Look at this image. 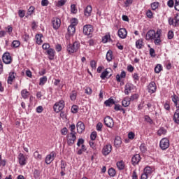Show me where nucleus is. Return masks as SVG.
I'll list each match as a JSON object with an SVG mask.
<instances>
[{
	"label": "nucleus",
	"instance_id": "nucleus-1",
	"mask_svg": "<svg viewBox=\"0 0 179 179\" xmlns=\"http://www.w3.org/2000/svg\"><path fill=\"white\" fill-rule=\"evenodd\" d=\"M145 40H154L155 45H160L162 43V29L155 31L153 29L149 30L145 35Z\"/></svg>",
	"mask_w": 179,
	"mask_h": 179
},
{
	"label": "nucleus",
	"instance_id": "nucleus-2",
	"mask_svg": "<svg viewBox=\"0 0 179 179\" xmlns=\"http://www.w3.org/2000/svg\"><path fill=\"white\" fill-rule=\"evenodd\" d=\"M67 48V52L69 54H73L80 48V43L78 41H76L73 43V44H69L66 47Z\"/></svg>",
	"mask_w": 179,
	"mask_h": 179
},
{
	"label": "nucleus",
	"instance_id": "nucleus-3",
	"mask_svg": "<svg viewBox=\"0 0 179 179\" xmlns=\"http://www.w3.org/2000/svg\"><path fill=\"white\" fill-rule=\"evenodd\" d=\"M65 107V101L64 100H60L59 102H56L53 106V110L55 113H59L62 111Z\"/></svg>",
	"mask_w": 179,
	"mask_h": 179
},
{
	"label": "nucleus",
	"instance_id": "nucleus-4",
	"mask_svg": "<svg viewBox=\"0 0 179 179\" xmlns=\"http://www.w3.org/2000/svg\"><path fill=\"white\" fill-rule=\"evenodd\" d=\"M170 146V141L167 139V138H162L159 142V147L162 150H166V149H169Z\"/></svg>",
	"mask_w": 179,
	"mask_h": 179
},
{
	"label": "nucleus",
	"instance_id": "nucleus-5",
	"mask_svg": "<svg viewBox=\"0 0 179 179\" xmlns=\"http://www.w3.org/2000/svg\"><path fill=\"white\" fill-rule=\"evenodd\" d=\"M83 34L85 36H90V34H93V31H94V29H93V26L90 24H86L83 27Z\"/></svg>",
	"mask_w": 179,
	"mask_h": 179
},
{
	"label": "nucleus",
	"instance_id": "nucleus-6",
	"mask_svg": "<svg viewBox=\"0 0 179 179\" xmlns=\"http://www.w3.org/2000/svg\"><path fill=\"white\" fill-rule=\"evenodd\" d=\"M3 62L6 65H9V64H12V56H10V53L6 52L2 56Z\"/></svg>",
	"mask_w": 179,
	"mask_h": 179
},
{
	"label": "nucleus",
	"instance_id": "nucleus-7",
	"mask_svg": "<svg viewBox=\"0 0 179 179\" xmlns=\"http://www.w3.org/2000/svg\"><path fill=\"white\" fill-rule=\"evenodd\" d=\"M76 141V133H70L67 136V143L69 146H72Z\"/></svg>",
	"mask_w": 179,
	"mask_h": 179
},
{
	"label": "nucleus",
	"instance_id": "nucleus-8",
	"mask_svg": "<svg viewBox=\"0 0 179 179\" xmlns=\"http://www.w3.org/2000/svg\"><path fill=\"white\" fill-rule=\"evenodd\" d=\"M55 156H57V154H55V152L54 151H52L51 153L48 155L45 159L46 164H51V162H54V159H55Z\"/></svg>",
	"mask_w": 179,
	"mask_h": 179
},
{
	"label": "nucleus",
	"instance_id": "nucleus-9",
	"mask_svg": "<svg viewBox=\"0 0 179 179\" xmlns=\"http://www.w3.org/2000/svg\"><path fill=\"white\" fill-rule=\"evenodd\" d=\"M19 164L20 166H26L27 163V157L24 156L22 153H20L17 157Z\"/></svg>",
	"mask_w": 179,
	"mask_h": 179
},
{
	"label": "nucleus",
	"instance_id": "nucleus-10",
	"mask_svg": "<svg viewBox=\"0 0 179 179\" xmlns=\"http://www.w3.org/2000/svg\"><path fill=\"white\" fill-rule=\"evenodd\" d=\"M104 124L108 128H113V127H114V120H113V118H111V117L106 116L104 118Z\"/></svg>",
	"mask_w": 179,
	"mask_h": 179
},
{
	"label": "nucleus",
	"instance_id": "nucleus-11",
	"mask_svg": "<svg viewBox=\"0 0 179 179\" xmlns=\"http://www.w3.org/2000/svg\"><path fill=\"white\" fill-rule=\"evenodd\" d=\"M113 150V147L110 144H107L105 146H103L102 149V155L103 156H107L111 153V150Z\"/></svg>",
	"mask_w": 179,
	"mask_h": 179
},
{
	"label": "nucleus",
	"instance_id": "nucleus-12",
	"mask_svg": "<svg viewBox=\"0 0 179 179\" xmlns=\"http://www.w3.org/2000/svg\"><path fill=\"white\" fill-rule=\"evenodd\" d=\"M52 23L55 30H58L61 27V20L58 17L53 18Z\"/></svg>",
	"mask_w": 179,
	"mask_h": 179
},
{
	"label": "nucleus",
	"instance_id": "nucleus-13",
	"mask_svg": "<svg viewBox=\"0 0 179 179\" xmlns=\"http://www.w3.org/2000/svg\"><path fill=\"white\" fill-rule=\"evenodd\" d=\"M117 34L120 38H127V36H128V31L125 28H120L118 30Z\"/></svg>",
	"mask_w": 179,
	"mask_h": 179
},
{
	"label": "nucleus",
	"instance_id": "nucleus-14",
	"mask_svg": "<svg viewBox=\"0 0 179 179\" xmlns=\"http://www.w3.org/2000/svg\"><path fill=\"white\" fill-rule=\"evenodd\" d=\"M77 131L78 134L85 132V124L82 121H79L76 124Z\"/></svg>",
	"mask_w": 179,
	"mask_h": 179
},
{
	"label": "nucleus",
	"instance_id": "nucleus-15",
	"mask_svg": "<svg viewBox=\"0 0 179 179\" xmlns=\"http://www.w3.org/2000/svg\"><path fill=\"white\" fill-rule=\"evenodd\" d=\"M148 92L153 94L156 92V83L155 82H151L148 86Z\"/></svg>",
	"mask_w": 179,
	"mask_h": 179
},
{
	"label": "nucleus",
	"instance_id": "nucleus-16",
	"mask_svg": "<svg viewBox=\"0 0 179 179\" xmlns=\"http://www.w3.org/2000/svg\"><path fill=\"white\" fill-rule=\"evenodd\" d=\"M141 162V155L139 154L135 155L131 158V163L133 166H136Z\"/></svg>",
	"mask_w": 179,
	"mask_h": 179
},
{
	"label": "nucleus",
	"instance_id": "nucleus-17",
	"mask_svg": "<svg viewBox=\"0 0 179 179\" xmlns=\"http://www.w3.org/2000/svg\"><path fill=\"white\" fill-rule=\"evenodd\" d=\"M131 90H134V85L127 83L124 86V94H129Z\"/></svg>",
	"mask_w": 179,
	"mask_h": 179
},
{
	"label": "nucleus",
	"instance_id": "nucleus-18",
	"mask_svg": "<svg viewBox=\"0 0 179 179\" xmlns=\"http://www.w3.org/2000/svg\"><path fill=\"white\" fill-rule=\"evenodd\" d=\"M46 52L48 55L49 59H50V61H52V59H54V57H55V50L50 48L46 50Z\"/></svg>",
	"mask_w": 179,
	"mask_h": 179
},
{
	"label": "nucleus",
	"instance_id": "nucleus-19",
	"mask_svg": "<svg viewBox=\"0 0 179 179\" xmlns=\"http://www.w3.org/2000/svg\"><path fill=\"white\" fill-rule=\"evenodd\" d=\"M60 169H61L60 174L62 177H64V176H65V171L66 169V162L62 160L60 164Z\"/></svg>",
	"mask_w": 179,
	"mask_h": 179
},
{
	"label": "nucleus",
	"instance_id": "nucleus-20",
	"mask_svg": "<svg viewBox=\"0 0 179 179\" xmlns=\"http://www.w3.org/2000/svg\"><path fill=\"white\" fill-rule=\"evenodd\" d=\"M92 6H87L86 8L84 10V15L86 17H89L92 16Z\"/></svg>",
	"mask_w": 179,
	"mask_h": 179
},
{
	"label": "nucleus",
	"instance_id": "nucleus-21",
	"mask_svg": "<svg viewBox=\"0 0 179 179\" xmlns=\"http://www.w3.org/2000/svg\"><path fill=\"white\" fill-rule=\"evenodd\" d=\"M172 101L174 103V106L176 107V108H179V98L177 96V95L173 94L172 96Z\"/></svg>",
	"mask_w": 179,
	"mask_h": 179
},
{
	"label": "nucleus",
	"instance_id": "nucleus-22",
	"mask_svg": "<svg viewBox=\"0 0 179 179\" xmlns=\"http://www.w3.org/2000/svg\"><path fill=\"white\" fill-rule=\"evenodd\" d=\"M143 173H145V174L147 175L148 177H150V176H152V173H153V169L148 166L144 169Z\"/></svg>",
	"mask_w": 179,
	"mask_h": 179
},
{
	"label": "nucleus",
	"instance_id": "nucleus-23",
	"mask_svg": "<svg viewBox=\"0 0 179 179\" xmlns=\"http://www.w3.org/2000/svg\"><path fill=\"white\" fill-rule=\"evenodd\" d=\"M173 121L175 124H179V108L176 109L174 113Z\"/></svg>",
	"mask_w": 179,
	"mask_h": 179
},
{
	"label": "nucleus",
	"instance_id": "nucleus-24",
	"mask_svg": "<svg viewBox=\"0 0 179 179\" xmlns=\"http://www.w3.org/2000/svg\"><path fill=\"white\" fill-rule=\"evenodd\" d=\"M169 24L170 26H173L174 27H177L178 26V22L176 20V18L169 17Z\"/></svg>",
	"mask_w": 179,
	"mask_h": 179
},
{
	"label": "nucleus",
	"instance_id": "nucleus-25",
	"mask_svg": "<svg viewBox=\"0 0 179 179\" xmlns=\"http://www.w3.org/2000/svg\"><path fill=\"white\" fill-rule=\"evenodd\" d=\"M121 143H122V141L121 140V137L116 136L114 141V145L116 148H120L121 146Z\"/></svg>",
	"mask_w": 179,
	"mask_h": 179
},
{
	"label": "nucleus",
	"instance_id": "nucleus-26",
	"mask_svg": "<svg viewBox=\"0 0 179 179\" xmlns=\"http://www.w3.org/2000/svg\"><path fill=\"white\" fill-rule=\"evenodd\" d=\"M127 76V73L125 71H122L120 75L117 74L116 75V80L117 82H121V79H124Z\"/></svg>",
	"mask_w": 179,
	"mask_h": 179
},
{
	"label": "nucleus",
	"instance_id": "nucleus-27",
	"mask_svg": "<svg viewBox=\"0 0 179 179\" xmlns=\"http://www.w3.org/2000/svg\"><path fill=\"white\" fill-rule=\"evenodd\" d=\"M21 96L22 98L24 99V100H26V99H29V96H30V92L26 89H24L21 91Z\"/></svg>",
	"mask_w": 179,
	"mask_h": 179
},
{
	"label": "nucleus",
	"instance_id": "nucleus-28",
	"mask_svg": "<svg viewBox=\"0 0 179 179\" xmlns=\"http://www.w3.org/2000/svg\"><path fill=\"white\" fill-rule=\"evenodd\" d=\"M76 31V27L72 25L69 26L68 27V33L69 36H73L75 32Z\"/></svg>",
	"mask_w": 179,
	"mask_h": 179
},
{
	"label": "nucleus",
	"instance_id": "nucleus-29",
	"mask_svg": "<svg viewBox=\"0 0 179 179\" xmlns=\"http://www.w3.org/2000/svg\"><path fill=\"white\" fill-rule=\"evenodd\" d=\"M104 104L105 106H106V107H110V106L115 104V101H114L113 98H110L108 100L105 101Z\"/></svg>",
	"mask_w": 179,
	"mask_h": 179
},
{
	"label": "nucleus",
	"instance_id": "nucleus-30",
	"mask_svg": "<svg viewBox=\"0 0 179 179\" xmlns=\"http://www.w3.org/2000/svg\"><path fill=\"white\" fill-rule=\"evenodd\" d=\"M36 40L37 44H38L39 45L43 44V34H36Z\"/></svg>",
	"mask_w": 179,
	"mask_h": 179
},
{
	"label": "nucleus",
	"instance_id": "nucleus-31",
	"mask_svg": "<svg viewBox=\"0 0 179 179\" xmlns=\"http://www.w3.org/2000/svg\"><path fill=\"white\" fill-rule=\"evenodd\" d=\"M136 47L138 50H141L143 47V40L142 38L138 39L136 41Z\"/></svg>",
	"mask_w": 179,
	"mask_h": 179
},
{
	"label": "nucleus",
	"instance_id": "nucleus-32",
	"mask_svg": "<svg viewBox=\"0 0 179 179\" xmlns=\"http://www.w3.org/2000/svg\"><path fill=\"white\" fill-rule=\"evenodd\" d=\"M122 104L123 106V107H128L129 106V104H131V101L129 99V98L126 97L123 99V101H122Z\"/></svg>",
	"mask_w": 179,
	"mask_h": 179
},
{
	"label": "nucleus",
	"instance_id": "nucleus-33",
	"mask_svg": "<svg viewBox=\"0 0 179 179\" xmlns=\"http://www.w3.org/2000/svg\"><path fill=\"white\" fill-rule=\"evenodd\" d=\"M13 79H15V73L10 72L8 78V80H7L8 83L9 85H12V82H13Z\"/></svg>",
	"mask_w": 179,
	"mask_h": 179
},
{
	"label": "nucleus",
	"instance_id": "nucleus-34",
	"mask_svg": "<svg viewBox=\"0 0 179 179\" xmlns=\"http://www.w3.org/2000/svg\"><path fill=\"white\" fill-rule=\"evenodd\" d=\"M116 165L119 170H124V169H125V164L124 163V161L117 162Z\"/></svg>",
	"mask_w": 179,
	"mask_h": 179
},
{
	"label": "nucleus",
	"instance_id": "nucleus-35",
	"mask_svg": "<svg viewBox=\"0 0 179 179\" xmlns=\"http://www.w3.org/2000/svg\"><path fill=\"white\" fill-rule=\"evenodd\" d=\"M108 173L110 177H115V174H117V172L115 171V169H114V168L109 169Z\"/></svg>",
	"mask_w": 179,
	"mask_h": 179
},
{
	"label": "nucleus",
	"instance_id": "nucleus-36",
	"mask_svg": "<svg viewBox=\"0 0 179 179\" xmlns=\"http://www.w3.org/2000/svg\"><path fill=\"white\" fill-rule=\"evenodd\" d=\"M45 83H47V76H43L39 79L40 86H43Z\"/></svg>",
	"mask_w": 179,
	"mask_h": 179
},
{
	"label": "nucleus",
	"instance_id": "nucleus-37",
	"mask_svg": "<svg viewBox=\"0 0 179 179\" xmlns=\"http://www.w3.org/2000/svg\"><path fill=\"white\" fill-rule=\"evenodd\" d=\"M166 134H167V130H166V129L164 128H160L157 131V135H159V136H162V135H166Z\"/></svg>",
	"mask_w": 179,
	"mask_h": 179
},
{
	"label": "nucleus",
	"instance_id": "nucleus-38",
	"mask_svg": "<svg viewBox=\"0 0 179 179\" xmlns=\"http://www.w3.org/2000/svg\"><path fill=\"white\" fill-rule=\"evenodd\" d=\"M34 157L36 159V160H41L43 159L42 155L38 152V151H35L34 152Z\"/></svg>",
	"mask_w": 179,
	"mask_h": 179
},
{
	"label": "nucleus",
	"instance_id": "nucleus-39",
	"mask_svg": "<svg viewBox=\"0 0 179 179\" xmlns=\"http://www.w3.org/2000/svg\"><path fill=\"white\" fill-rule=\"evenodd\" d=\"M162 70L163 66H162V64H157L155 68V73H160V72H162Z\"/></svg>",
	"mask_w": 179,
	"mask_h": 179
},
{
	"label": "nucleus",
	"instance_id": "nucleus-40",
	"mask_svg": "<svg viewBox=\"0 0 179 179\" xmlns=\"http://www.w3.org/2000/svg\"><path fill=\"white\" fill-rule=\"evenodd\" d=\"M106 59L110 62V61H112L113 59V52L111 50H108L106 53Z\"/></svg>",
	"mask_w": 179,
	"mask_h": 179
},
{
	"label": "nucleus",
	"instance_id": "nucleus-41",
	"mask_svg": "<svg viewBox=\"0 0 179 179\" xmlns=\"http://www.w3.org/2000/svg\"><path fill=\"white\" fill-rule=\"evenodd\" d=\"M78 96V93L76 91H72L71 93L70 94V99L73 101L76 100V96Z\"/></svg>",
	"mask_w": 179,
	"mask_h": 179
},
{
	"label": "nucleus",
	"instance_id": "nucleus-42",
	"mask_svg": "<svg viewBox=\"0 0 179 179\" xmlns=\"http://www.w3.org/2000/svg\"><path fill=\"white\" fill-rule=\"evenodd\" d=\"M110 38H111V36H110V34H108L105 35L102 38V43L106 44V43H107L108 41V40H110Z\"/></svg>",
	"mask_w": 179,
	"mask_h": 179
},
{
	"label": "nucleus",
	"instance_id": "nucleus-43",
	"mask_svg": "<svg viewBox=\"0 0 179 179\" xmlns=\"http://www.w3.org/2000/svg\"><path fill=\"white\" fill-rule=\"evenodd\" d=\"M108 76V71L107 69H106L104 71H103L100 76L101 79L103 80V79H106Z\"/></svg>",
	"mask_w": 179,
	"mask_h": 179
},
{
	"label": "nucleus",
	"instance_id": "nucleus-44",
	"mask_svg": "<svg viewBox=\"0 0 179 179\" xmlns=\"http://www.w3.org/2000/svg\"><path fill=\"white\" fill-rule=\"evenodd\" d=\"M86 145H83L81 146V148L80 150H78V151L77 152V155H82V153H83V152H86Z\"/></svg>",
	"mask_w": 179,
	"mask_h": 179
},
{
	"label": "nucleus",
	"instance_id": "nucleus-45",
	"mask_svg": "<svg viewBox=\"0 0 179 179\" xmlns=\"http://www.w3.org/2000/svg\"><path fill=\"white\" fill-rule=\"evenodd\" d=\"M78 19L76 18H73L71 20V24L70 26H73L74 27H76V26L78 25Z\"/></svg>",
	"mask_w": 179,
	"mask_h": 179
},
{
	"label": "nucleus",
	"instance_id": "nucleus-46",
	"mask_svg": "<svg viewBox=\"0 0 179 179\" xmlns=\"http://www.w3.org/2000/svg\"><path fill=\"white\" fill-rule=\"evenodd\" d=\"M83 145H85V139L79 138L77 142V146L80 148V146H83Z\"/></svg>",
	"mask_w": 179,
	"mask_h": 179
},
{
	"label": "nucleus",
	"instance_id": "nucleus-47",
	"mask_svg": "<svg viewBox=\"0 0 179 179\" xmlns=\"http://www.w3.org/2000/svg\"><path fill=\"white\" fill-rule=\"evenodd\" d=\"M71 13H78V8H76V5L71 4Z\"/></svg>",
	"mask_w": 179,
	"mask_h": 179
},
{
	"label": "nucleus",
	"instance_id": "nucleus-48",
	"mask_svg": "<svg viewBox=\"0 0 179 179\" xmlns=\"http://www.w3.org/2000/svg\"><path fill=\"white\" fill-rule=\"evenodd\" d=\"M152 10H156L159 8V2H154L151 3Z\"/></svg>",
	"mask_w": 179,
	"mask_h": 179
},
{
	"label": "nucleus",
	"instance_id": "nucleus-49",
	"mask_svg": "<svg viewBox=\"0 0 179 179\" xmlns=\"http://www.w3.org/2000/svg\"><path fill=\"white\" fill-rule=\"evenodd\" d=\"M66 1L67 0L58 1L57 3V6H58V7L64 6V5H65V3H66Z\"/></svg>",
	"mask_w": 179,
	"mask_h": 179
},
{
	"label": "nucleus",
	"instance_id": "nucleus-50",
	"mask_svg": "<svg viewBox=\"0 0 179 179\" xmlns=\"http://www.w3.org/2000/svg\"><path fill=\"white\" fill-rule=\"evenodd\" d=\"M12 45H13V47H14V48H17V47H20V41H13L12 43Z\"/></svg>",
	"mask_w": 179,
	"mask_h": 179
},
{
	"label": "nucleus",
	"instance_id": "nucleus-51",
	"mask_svg": "<svg viewBox=\"0 0 179 179\" xmlns=\"http://www.w3.org/2000/svg\"><path fill=\"white\" fill-rule=\"evenodd\" d=\"M34 177L36 179H39L40 178V171L36 169L34 171Z\"/></svg>",
	"mask_w": 179,
	"mask_h": 179
},
{
	"label": "nucleus",
	"instance_id": "nucleus-52",
	"mask_svg": "<svg viewBox=\"0 0 179 179\" xmlns=\"http://www.w3.org/2000/svg\"><path fill=\"white\" fill-rule=\"evenodd\" d=\"M140 150L141 152H142V153H145V152H146L147 149H146V145L145 143H142L140 145Z\"/></svg>",
	"mask_w": 179,
	"mask_h": 179
},
{
	"label": "nucleus",
	"instance_id": "nucleus-53",
	"mask_svg": "<svg viewBox=\"0 0 179 179\" xmlns=\"http://www.w3.org/2000/svg\"><path fill=\"white\" fill-rule=\"evenodd\" d=\"M78 111H79V109L78 108V106L73 105L71 108V113H73V114H76Z\"/></svg>",
	"mask_w": 179,
	"mask_h": 179
},
{
	"label": "nucleus",
	"instance_id": "nucleus-54",
	"mask_svg": "<svg viewBox=\"0 0 179 179\" xmlns=\"http://www.w3.org/2000/svg\"><path fill=\"white\" fill-rule=\"evenodd\" d=\"M138 97H139V95H138L137 94H134L131 95L130 96V98H129V99L130 101H134V100H138Z\"/></svg>",
	"mask_w": 179,
	"mask_h": 179
},
{
	"label": "nucleus",
	"instance_id": "nucleus-55",
	"mask_svg": "<svg viewBox=\"0 0 179 179\" xmlns=\"http://www.w3.org/2000/svg\"><path fill=\"white\" fill-rule=\"evenodd\" d=\"M90 66L92 69H96V66H97V63L96 62V61L94 60H92L90 62Z\"/></svg>",
	"mask_w": 179,
	"mask_h": 179
},
{
	"label": "nucleus",
	"instance_id": "nucleus-56",
	"mask_svg": "<svg viewBox=\"0 0 179 179\" xmlns=\"http://www.w3.org/2000/svg\"><path fill=\"white\" fill-rule=\"evenodd\" d=\"M96 138H97V133L96 131H93L91 134L90 138L92 141H96Z\"/></svg>",
	"mask_w": 179,
	"mask_h": 179
},
{
	"label": "nucleus",
	"instance_id": "nucleus-57",
	"mask_svg": "<svg viewBox=\"0 0 179 179\" xmlns=\"http://www.w3.org/2000/svg\"><path fill=\"white\" fill-rule=\"evenodd\" d=\"M164 107L165 110H166L167 111H170V103L168 101L165 102Z\"/></svg>",
	"mask_w": 179,
	"mask_h": 179
},
{
	"label": "nucleus",
	"instance_id": "nucleus-58",
	"mask_svg": "<svg viewBox=\"0 0 179 179\" xmlns=\"http://www.w3.org/2000/svg\"><path fill=\"white\" fill-rule=\"evenodd\" d=\"M75 129H76V126H75V124H71L70 126L71 134H76Z\"/></svg>",
	"mask_w": 179,
	"mask_h": 179
},
{
	"label": "nucleus",
	"instance_id": "nucleus-59",
	"mask_svg": "<svg viewBox=\"0 0 179 179\" xmlns=\"http://www.w3.org/2000/svg\"><path fill=\"white\" fill-rule=\"evenodd\" d=\"M33 12H34V7L30 6L29 8L28 9L27 14L30 16V15H33Z\"/></svg>",
	"mask_w": 179,
	"mask_h": 179
},
{
	"label": "nucleus",
	"instance_id": "nucleus-60",
	"mask_svg": "<svg viewBox=\"0 0 179 179\" xmlns=\"http://www.w3.org/2000/svg\"><path fill=\"white\" fill-rule=\"evenodd\" d=\"M173 37H174V32H173V31H169L168 32L169 40H171Z\"/></svg>",
	"mask_w": 179,
	"mask_h": 179
},
{
	"label": "nucleus",
	"instance_id": "nucleus-61",
	"mask_svg": "<svg viewBox=\"0 0 179 179\" xmlns=\"http://www.w3.org/2000/svg\"><path fill=\"white\" fill-rule=\"evenodd\" d=\"M85 93H86V94H88L90 96V94H92V93H93V90H92V89L90 87H87L85 89Z\"/></svg>",
	"mask_w": 179,
	"mask_h": 179
},
{
	"label": "nucleus",
	"instance_id": "nucleus-62",
	"mask_svg": "<svg viewBox=\"0 0 179 179\" xmlns=\"http://www.w3.org/2000/svg\"><path fill=\"white\" fill-rule=\"evenodd\" d=\"M102 128H103V123L98 122L96 124V130L100 131H101Z\"/></svg>",
	"mask_w": 179,
	"mask_h": 179
},
{
	"label": "nucleus",
	"instance_id": "nucleus-63",
	"mask_svg": "<svg viewBox=\"0 0 179 179\" xmlns=\"http://www.w3.org/2000/svg\"><path fill=\"white\" fill-rule=\"evenodd\" d=\"M175 10L179 12V0H175Z\"/></svg>",
	"mask_w": 179,
	"mask_h": 179
},
{
	"label": "nucleus",
	"instance_id": "nucleus-64",
	"mask_svg": "<svg viewBox=\"0 0 179 179\" xmlns=\"http://www.w3.org/2000/svg\"><path fill=\"white\" fill-rule=\"evenodd\" d=\"M18 15H19L20 17H24V15H25L24 10H19Z\"/></svg>",
	"mask_w": 179,
	"mask_h": 179
}]
</instances>
